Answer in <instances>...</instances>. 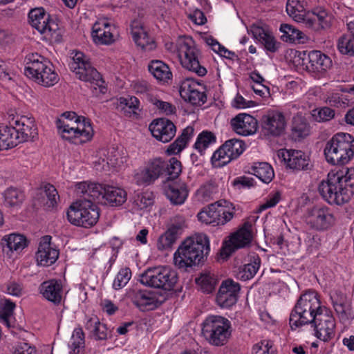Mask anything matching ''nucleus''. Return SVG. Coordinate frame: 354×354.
<instances>
[{"instance_id":"f257e3e1","label":"nucleus","mask_w":354,"mask_h":354,"mask_svg":"<svg viewBox=\"0 0 354 354\" xmlns=\"http://www.w3.org/2000/svg\"><path fill=\"white\" fill-rule=\"evenodd\" d=\"M318 191L330 205L348 203L354 194V169L344 168L330 171L326 180L320 182Z\"/></svg>"},{"instance_id":"f03ea898","label":"nucleus","mask_w":354,"mask_h":354,"mask_svg":"<svg viewBox=\"0 0 354 354\" xmlns=\"http://www.w3.org/2000/svg\"><path fill=\"white\" fill-rule=\"evenodd\" d=\"M210 251L208 236L198 234L187 238L174 255V264L179 268H191L203 263Z\"/></svg>"},{"instance_id":"7ed1b4c3","label":"nucleus","mask_w":354,"mask_h":354,"mask_svg":"<svg viewBox=\"0 0 354 354\" xmlns=\"http://www.w3.org/2000/svg\"><path fill=\"white\" fill-rule=\"evenodd\" d=\"M79 190L77 183L76 192L80 198L70 206L67 212V218L74 225L89 228L98 221L99 208L95 205L96 200L86 196V192H81Z\"/></svg>"},{"instance_id":"20e7f679","label":"nucleus","mask_w":354,"mask_h":354,"mask_svg":"<svg viewBox=\"0 0 354 354\" xmlns=\"http://www.w3.org/2000/svg\"><path fill=\"white\" fill-rule=\"evenodd\" d=\"M324 307L321 306L317 295L315 292L308 291L302 294L290 313L289 318L290 328L295 330L303 326L310 324Z\"/></svg>"},{"instance_id":"39448f33","label":"nucleus","mask_w":354,"mask_h":354,"mask_svg":"<svg viewBox=\"0 0 354 354\" xmlns=\"http://www.w3.org/2000/svg\"><path fill=\"white\" fill-rule=\"evenodd\" d=\"M24 74L38 84L50 87L59 81V76L53 64L37 53L28 55L25 58Z\"/></svg>"},{"instance_id":"423d86ee","label":"nucleus","mask_w":354,"mask_h":354,"mask_svg":"<svg viewBox=\"0 0 354 354\" xmlns=\"http://www.w3.org/2000/svg\"><path fill=\"white\" fill-rule=\"evenodd\" d=\"M324 152L328 163L346 165L354 156V137L347 133H336L326 142Z\"/></svg>"},{"instance_id":"0eeeda50","label":"nucleus","mask_w":354,"mask_h":354,"mask_svg":"<svg viewBox=\"0 0 354 354\" xmlns=\"http://www.w3.org/2000/svg\"><path fill=\"white\" fill-rule=\"evenodd\" d=\"M78 189L97 203L118 207L127 201L126 191L117 187L84 181L78 183Z\"/></svg>"},{"instance_id":"6e6552de","label":"nucleus","mask_w":354,"mask_h":354,"mask_svg":"<svg viewBox=\"0 0 354 354\" xmlns=\"http://www.w3.org/2000/svg\"><path fill=\"white\" fill-rule=\"evenodd\" d=\"M175 50L183 68L200 77L207 74V69L199 62L201 52L191 37H180L176 41Z\"/></svg>"},{"instance_id":"1a4fd4ad","label":"nucleus","mask_w":354,"mask_h":354,"mask_svg":"<svg viewBox=\"0 0 354 354\" xmlns=\"http://www.w3.org/2000/svg\"><path fill=\"white\" fill-rule=\"evenodd\" d=\"M232 333L231 323L221 316L212 315L203 323L202 334L211 344L216 346L225 345Z\"/></svg>"},{"instance_id":"9d476101","label":"nucleus","mask_w":354,"mask_h":354,"mask_svg":"<svg viewBox=\"0 0 354 354\" xmlns=\"http://www.w3.org/2000/svg\"><path fill=\"white\" fill-rule=\"evenodd\" d=\"M177 272L168 266L148 268L140 275V281L143 285L153 288L170 291L177 283Z\"/></svg>"},{"instance_id":"9b49d317","label":"nucleus","mask_w":354,"mask_h":354,"mask_svg":"<svg viewBox=\"0 0 354 354\" xmlns=\"http://www.w3.org/2000/svg\"><path fill=\"white\" fill-rule=\"evenodd\" d=\"M85 57L84 53H75L73 60L69 64L70 69L78 79L89 82L93 86L94 89L96 90L98 88L100 93H104L106 92V87L104 86V81L100 73L85 59Z\"/></svg>"},{"instance_id":"f8f14e48","label":"nucleus","mask_w":354,"mask_h":354,"mask_svg":"<svg viewBox=\"0 0 354 354\" xmlns=\"http://www.w3.org/2000/svg\"><path fill=\"white\" fill-rule=\"evenodd\" d=\"M232 204L227 201H218L209 205L197 215L200 221L213 226L224 225L234 216Z\"/></svg>"},{"instance_id":"ddd939ff","label":"nucleus","mask_w":354,"mask_h":354,"mask_svg":"<svg viewBox=\"0 0 354 354\" xmlns=\"http://www.w3.org/2000/svg\"><path fill=\"white\" fill-rule=\"evenodd\" d=\"M252 223L245 222L235 232L229 236L228 240L223 243L220 255L223 259L228 258L236 250L249 246L252 240Z\"/></svg>"},{"instance_id":"4468645a","label":"nucleus","mask_w":354,"mask_h":354,"mask_svg":"<svg viewBox=\"0 0 354 354\" xmlns=\"http://www.w3.org/2000/svg\"><path fill=\"white\" fill-rule=\"evenodd\" d=\"M245 144L239 139L226 140L212 155L211 160L214 167H223L237 159L245 151Z\"/></svg>"},{"instance_id":"2eb2a0df","label":"nucleus","mask_w":354,"mask_h":354,"mask_svg":"<svg viewBox=\"0 0 354 354\" xmlns=\"http://www.w3.org/2000/svg\"><path fill=\"white\" fill-rule=\"evenodd\" d=\"M306 223L317 231H324L335 223L333 211L328 207L314 206L307 211Z\"/></svg>"},{"instance_id":"dca6fc26","label":"nucleus","mask_w":354,"mask_h":354,"mask_svg":"<svg viewBox=\"0 0 354 354\" xmlns=\"http://www.w3.org/2000/svg\"><path fill=\"white\" fill-rule=\"evenodd\" d=\"M317 338L327 342L335 335V322L331 311L326 307L317 315L315 321L310 323Z\"/></svg>"},{"instance_id":"f3484780","label":"nucleus","mask_w":354,"mask_h":354,"mask_svg":"<svg viewBox=\"0 0 354 354\" xmlns=\"http://www.w3.org/2000/svg\"><path fill=\"white\" fill-rule=\"evenodd\" d=\"M261 133L266 137H278L283 133L286 125L283 113L278 111H268L260 120Z\"/></svg>"},{"instance_id":"a211bd4d","label":"nucleus","mask_w":354,"mask_h":354,"mask_svg":"<svg viewBox=\"0 0 354 354\" xmlns=\"http://www.w3.org/2000/svg\"><path fill=\"white\" fill-rule=\"evenodd\" d=\"M302 64L310 73L322 74L332 66V60L319 50H311L308 53L304 52Z\"/></svg>"},{"instance_id":"6ab92c4d","label":"nucleus","mask_w":354,"mask_h":354,"mask_svg":"<svg viewBox=\"0 0 354 354\" xmlns=\"http://www.w3.org/2000/svg\"><path fill=\"white\" fill-rule=\"evenodd\" d=\"M29 23L40 33L52 35L58 29V25L50 19L43 8L32 9L28 14Z\"/></svg>"},{"instance_id":"aec40b11","label":"nucleus","mask_w":354,"mask_h":354,"mask_svg":"<svg viewBox=\"0 0 354 354\" xmlns=\"http://www.w3.org/2000/svg\"><path fill=\"white\" fill-rule=\"evenodd\" d=\"M241 290L239 283L232 279L223 281L216 297V302L222 308H229L235 305Z\"/></svg>"},{"instance_id":"412c9836","label":"nucleus","mask_w":354,"mask_h":354,"mask_svg":"<svg viewBox=\"0 0 354 354\" xmlns=\"http://www.w3.org/2000/svg\"><path fill=\"white\" fill-rule=\"evenodd\" d=\"M57 127L59 130H62V137L75 145H81L91 140L93 136V130L90 127L83 130V133H80L78 128H75L74 125L66 123L61 119L57 120Z\"/></svg>"},{"instance_id":"4be33fe9","label":"nucleus","mask_w":354,"mask_h":354,"mask_svg":"<svg viewBox=\"0 0 354 354\" xmlns=\"http://www.w3.org/2000/svg\"><path fill=\"white\" fill-rule=\"evenodd\" d=\"M149 129L153 138L163 143L171 141L176 133V125L166 118L154 119L149 124Z\"/></svg>"},{"instance_id":"5701e85b","label":"nucleus","mask_w":354,"mask_h":354,"mask_svg":"<svg viewBox=\"0 0 354 354\" xmlns=\"http://www.w3.org/2000/svg\"><path fill=\"white\" fill-rule=\"evenodd\" d=\"M332 19V16L328 15L326 10L316 8L312 11L311 14L306 15L303 23L306 28L319 32L330 28Z\"/></svg>"},{"instance_id":"b1692460","label":"nucleus","mask_w":354,"mask_h":354,"mask_svg":"<svg viewBox=\"0 0 354 354\" xmlns=\"http://www.w3.org/2000/svg\"><path fill=\"white\" fill-rule=\"evenodd\" d=\"M51 236L46 235L41 238L36 253V259L38 265L50 266L53 264L59 257V251L50 245Z\"/></svg>"},{"instance_id":"393cba45","label":"nucleus","mask_w":354,"mask_h":354,"mask_svg":"<svg viewBox=\"0 0 354 354\" xmlns=\"http://www.w3.org/2000/svg\"><path fill=\"white\" fill-rule=\"evenodd\" d=\"M233 130L241 136H249L256 133L258 127L257 120L252 115L239 113L231 120Z\"/></svg>"},{"instance_id":"a878e982","label":"nucleus","mask_w":354,"mask_h":354,"mask_svg":"<svg viewBox=\"0 0 354 354\" xmlns=\"http://www.w3.org/2000/svg\"><path fill=\"white\" fill-rule=\"evenodd\" d=\"M10 123L16 127L21 135V139L26 142L33 141L37 138V128L32 118L25 115L17 116L16 118H13Z\"/></svg>"},{"instance_id":"bb28decb","label":"nucleus","mask_w":354,"mask_h":354,"mask_svg":"<svg viewBox=\"0 0 354 354\" xmlns=\"http://www.w3.org/2000/svg\"><path fill=\"white\" fill-rule=\"evenodd\" d=\"M288 167L292 170H308L310 168V159L300 150L289 149L281 153Z\"/></svg>"},{"instance_id":"cd10ccee","label":"nucleus","mask_w":354,"mask_h":354,"mask_svg":"<svg viewBox=\"0 0 354 354\" xmlns=\"http://www.w3.org/2000/svg\"><path fill=\"white\" fill-rule=\"evenodd\" d=\"M131 301L142 311L153 310L162 304L154 292L146 290H134Z\"/></svg>"},{"instance_id":"c85d7f7f","label":"nucleus","mask_w":354,"mask_h":354,"mask_svg":"<svg viewBox=\"0 0 354 354\" xmlns=\"http://www.w3.org/2000/svg\"><path fill=\"white\" fill-rule=\"evenodd\" d=\"M166 167V161L161 158L149 160L141 174L142 181L147 185L153 183L165 174Z\"/></svg>"},{"instance_id":"c756f323","label":"nucleus","mask_w":354,"mask_h":354,"mask_svg":"<svg viewBox=\"0 0 354 354\" xmlns=\"http://www.w3.org/2000/svg\"><path fill=\"white\" fill-rule=\"evenodd\" d=\"M40 293L48 301L59 305L62 299L63 287L61 281L50 279L44 281L39 286Z\"/></svg>"},{"instance_id":"7c9ffc66","label":"nucleus","mask_w":354,"mask_h":354,"mask_svg":"<svg viewBox=\"0 0 354 354\" xmlns=\"http://www.w3.org/2000/svg\"><path fill=\"white\" fill-rule=\"evenodd\" d=\"M184 223L183 220L171 223L168 230L158 240L157 248L159 250H165L171 248L178 236L182 233Z\"/></svg>"},{"instance_id":"2f4dec72","label":"nucleus","mask_w":354,"mask_h":354,"mask_svg":"<svg viewBox=\"0 0 354 354\" xmlns=\"http://www.w3.org/2000/svg\"><path fill=\"white\" fill-rule=\"evenodd\" d=\"M3 252L10 257L14 252H19L28 246L26 238L19 234L4 236L1 240Z\"/></svg>"},{"instance_id":"473e14b6","label":"nucleus","mask_w":354,"mask_h":354,"mask_svg":"<svg viewBox=\"0 0 354 354\" xmlns=\"http://www.w3.org/2000/svg\"><path fill=\"white\" fill-rule=\"evenodd\" d=\"M113 29H115L114 27L104 21L95 22L92 28L93 41L98 44H111L115 40Z\"/></svg>"},{"instance_id":"72a5a7b5","label":"nucleus","mask_w":354,"mask_h":354,"mask_svg":"<svg viewBox=\"0 0 354 354\" xmlns=\"http://www.w3.org/2000/svg\"><path fill=\"white\" fill-rule=\"evenodd\" d=\"M195 84H191L189 80L183 82L180 87V95L183 99L193 105L203 104L207 100L204 92L196 89Z\"/></svg>"},{"instance_id":"f704fd0d","label":"nucleus","mask_w":354,"mask_h":354,"mask_svg":"<svg viewBox=\"0 0 354 354\" xmlns=\"http://www.w3.org/2000/svg\"><path fill=\"white\" fill-rule=\"evenodd\" d=\"M281 39L286 42L305 44L308 41V37L295 26L288 24H281Z\"/></svg>"},{"instance_id":"c9c22d12","label":"nucleus","mask_w":354,"mask_h":354,"mask_svg":"<svg viewBox=\"0 0 354 354\" xmlns=\"http://www.w3.org/2000/svg\"><path fill=\"white\" fill-rule=\"evenodd\" d=\"M165 194L172 204L181 205L188 196V190L184 183H173L165 188Z\"/></svg>"},{"instance_id":"e433bc0d","label":"nucleus","mask_w":354,"mask_h":354,"mask_svg":"<svg viewBox=\"0 0 354 354\" xmlns=\"http://www.w3.org/2000/svg\"><path fill=\"white\" fill-rule=\"evenodd\" d=\"M148 70L160 82H167L172 77L169 67L161 60H151L148 65Z\"/></svg>"},{"instance_id":"4c0bfd02","label":"nucleus","mask_w":354,"mask_h":354,"mask_svg":"<svg viewBox=\"0 0 354 354\" xmlns=\"http://www.w3.org/2000/svg\"><path fill=\"white\" fill-rule=\"evenodd\" d=\"M194 129L192 126L185 128L174 142L167 148L166 152L169 155L179 153L185 147L193 136Z\"/></svg>"},{"instance_id":"58836bf2","label":"nucleus","mask_w":354,"mask_h":354,"mask_svg":"<svg viewBox=\"0 0 354 354\" xmlns=\"http://www.w3.org/2000/svg\"><path fill=\"white\" fill-rule=\"evenodd\" d=\"M310 127L306 120L301 115L293 118L291 126V136L295 140H300L310 133Z\"/></svg>"},{"instance_id":"ea45409f","label":"nucleus","mask_w":354,"mask_h":354,"mask_svg":"<svg viewBox=\"0 0 354 354\" xmlns=\"http://www.w3.org/2000/svg\"><path fill=\"white\" fill-rule=\"evenodd\" d=\"M3 196L4 205L10 208L19 207L25 199L24 193L21 190L13 187L6 189Z\"/></svg>"},{"instance_id":"a19ab883","label":"nucleus","mask_w":354,"mask_h":354,"mask_svg":"<svg viewBox=\"0 0 354 354\" xmlns=\"http://www.w3.org/2000/svg\"><path fill=\"white\" fill-rule=\"evenodd\" d=\"M195 282L203 293L209 294L215 290L218 279L214 273L205 271L195 279Z\"/></svg>"},{"instance_id":"79ce46f5","label":"nucleus","mask_w":354,"mask_h":354,"mask_svg":"<svg viewBox=\"0 0 354 354\" xmlns=\"http://www.w3.org/2000/svg\"><path fill=\"white\" fill-rule=\"evenodd\" d=\"M250 173L254 174L264 183H270L274 173L272 167L267 162H255L250 168Z\"/></svg>"},{"instance_id":"37998d69","label":"nucleus","mask_w":354,"mask_h":354,"mask_svg":"<svg viewBox=\"0 0 354 354\" xmlns=\"http://www.w3.org/2000/svg\"><path fill=\"white\" fill-rule=\"evenodd\" d=\"M139 105L140 101L136 97H120L118 100L117 109L123 111L127 116L138 118V114L136 111L139 109Z\"/></svg>"},{"instance_id":"c03bdc74","label":"nucleus","mask_w":354,"mask_h":354,"mask_svg":"<svg viewBox=\"0 0 354 354\" xmlns=\"http://www.w3.org/2000/svg\"><path fill=\"white\" fill-rule=\"evenodd\" d=\"M261 265V259L259 256L253 257L250 263L239 268L237 277L242 281L252 279L259 270Z\"/></svg>"},{"instance_id":"a18cd8bd","label":"nucleus","mask_w":354,"mask_h":354,"mask_svg":"<svg viewBox=\"0 0 354 354\" xmlns=\"http://www.w3.org/2000/svg\"><path fill=\"white\" fill-rule=\"evenodd\" d=\"M306 2L304 0H288L286 3V12L296 21L303 22L306 15L301 12L306 10Z\"/></svg>"},{"instance_id":"49530a36","label":"nucleus","mask_w":354,"mask_h":354,"mask_svg":"<svg viewBox=\"0 0 354 354\" xmlns=\"http://www.w3.org/2000/svg\"><path fill=\"white\" fill-rule=\"evenodd\" d=\"M85 328L91 332L96 340H104L107 338L106 326L97 318H90L86 323Z\"/></svg>"},{"instance_id":"de8ad7c7","label":"nucleus","mask_w":354,"mask_h":354,"mask_svg":"<svg viewBox=\"0 0 354 354\" xmlns=\"http://www.w3.org/2000/svg\"><path fill=\"white\" fill-rule=\"evenodd\" d=\"M131 33L134 42L144 51H151L156 48L155 41L149 37L147 33L143 30H133Z\"/></svg>"},{"instance_id":"09e8293b","label":"nucleus","mask_w":354,"mask_h":354,"mask_svg":"<svg viewBox=\"0 0 354 354\" xmlns=\"http://www.w3.org/2000/svg\"><path fill=\"white\" fill-rule=\"evenodd\" d=\"M333 305L341 322H346L354 318L351 304L345 299L333 300Z\"/></svg>"},{"instance_id":"8fccbe9b","label":"nucleus","mask_w":354,"mask_h":354,"mask_svg":"<svg viewBox=\"0 0 354 354\" xmlns=\"http://www.w3.org/2000/svg\"><path fill=\"white\" fill-rule=\"evenodd\" d=\"M255 36L268 51L275 53L278 50L281 44L277 42L272 35L266 32L263 29L258 28L255 32Z\"/></svg>"},{"instance_id":"3c124183","label":"nucleus","mask_w":354,"mask_h":354,"mask_svg":"<svg viewBox=\"0 0 354 354\" xmlns=\"http://www.w3.org/2000/svg\"><path fill=\"white\" fill-rule=\"evenodd\" d=\"M337 48L342 55L354 56V32L342 35L338 39Z\"/></svg>"},{"instance_id":"603ef678","label":"nucleus","mask_w":354,"mask_h":354,"mask_svg":"<svg viewBox=\"0 0 354 354\" xmlns=\"http://www.w3.org/2000/svg\"><path fill=\"white\" fill-rule=\"evenodd\" d=\"M216 136L212 132L203 131L198 136L194 144V148L202 154L203 151L208 147L209 145L216 142Z\"/></svg>"},{"instance_id":"864d4df0","label":"nucleus","mask_w":354,"mask_h":354,"mask_svg":"<svg viewBox=\"0 0 354 354\" xmlns=\"http://www.w3.org/2000/svg\"><path fill=\"white\" fill-rule=\"evenodd\" d=\"M15 304L10 299H1L0 301V317L3 324L10 327V318L12 316Z\"/></svg>"},{"instance_id":"5fc2aeb1","label":"nucleus","mask_w":354,"mask_h":354,"mask_svg":"<svg viewBox=\"0 0 354 354\" xmlns=\"http://www.w3.org/2000/svg\"><path fill=\"white\" fill-rule=\"evenodd\" d=\"M42 189L43 191L41 194L44 193L47 198L46 205L48 208H54L57 205V200L59 198L57 189L50 183L45 184Z\"/></svg>"},{"instance_id":"6e6d98bb","label":"nucleus","mask_w":354,"mask_h":354,"mask_svg":"<svg viewBox=\"0 0 354 354\" xmlns=\"http://www.w3.org/2000/svg\"><path fill=\"white\" fill-rule=\"evenodd\" d=\"M167 168H165V174L168 176V179L174 180L177 178L182 171V165L180 161L176 158H171L169 161H166Z\"/></svg>"},{"instance_id":"4d7b16f0","label":"nucleus","mask_w":354,"mask_h":354,"mask_svg":"<svg viewBox=\"0 0 354 354\" xmlns=\"http://www.w3.org/2000/svg\"><path fill=\"white\" fill-rule=\"evenodd\" d=\"M69 346L74 353H78L80 348L84 346V333L82 328L73 330Z\"/></svg>"},{"instance_id":"13d9d810","label":"nucleus","mask_w":354,"mask_h":354,"mask_svg":"<svg viewBox=\"0 0 354 354\" xmlns=\"http://www.w3.org/2000/svg\"><path fill=\"white\" fill-rule=\"evenodd\" d=\"M131 277V271L129 268L121 269L117 274L113 283V288L115 290H119L124 287L129 282Z\"/></svg>"},{"instance_id":"bf43d9fd","label":"nucleus","mask_w":354,"mask_h":354,"mask_svg":"<svg viewBox=\"0 0 354 354\" xmlns=\"http://www.w3.org/2000/svg\"><path fill=\"white\" fill-rule=\"evenodd\" d=\"M312 116L317 122H326L335 116V111L329 107H322L313 110Z\"/></svg>"},{"instance_id":"052dcab7","label":"nucleus","mask_w":354,"mask_h":354,"mask_svg":"<svg viewBox=\"0 0 354 354\" xmlns=\"http://www.w3.org/2000/svg\"><path fill=\"white\" fill-rule=\"evenodd\" d=\"M10 127L5 126L0 129V151L13 147V143L10 140Z\"/></svg>"},{"instance_id":"680f3d73","label":"nucleus","mask_w":354,"mask_h":354,"mask_svg":"<svg viewBox=\"0 0 354 354\" xmlns=\"http://www.w3.org/2000/svg\"><path fill=\"white\" fill-rule=\"evenodd\" d=\"M281 199V194L279 192H276L273 194H270L268 196L266 201L260 205L259 211H263L266 209L274 207Z\"/></svg>"},{"instance_id":"e2e57ef3","label":"nucleus","mask_w":354,"mask_h":354,"mask_svg":"<svg viewBox=\"0 0 354 354\" xmlns=\"http://www.w3.org/2000/svg\"><path fill=\"white\" fill-rule=\"evenodd\" d=\"M152 102L157 108L165 113L166 115L173 114L176 111V107L167 102L154 99L152 100Z\"/></svg>"},{"instance_id":"0e129e2a","label":"nucleus","mask_w":354,"mask_h":354,"mask_svg":"<svg viewBox=\"0 0 354 354\" xmlns=\"http://www.w3.org/2000/svg\"><path fill=\"white\" fill-rule=\"evenodd\" d=\"M232 184L234 186L239 187V189L250 187L254 185V180L252 178L244 176L235 178Z\"/></svg>"},{"instance_id":"69168bd1","label":"nucleus","mask_w":354,"mask_h":354,"mask_svg":"<svg viewBox=\"0 0 354 354\" xmlns=\"http://www.w3.org/2000/svg\"><path fill=\"white\" fill-rule=\"evenodd\" d=\"M12 354H36V350L28 344L22 342L16 346Z\"/></svg>"},{"instance_id":"338daca9","label":"nucleus","mask_w":354,"mask_h":354,"mask_svg":"<svg viewBox=\"0 0 354 354\" xmlns=\"http://www.w3.org/2000/svg\"><path fill=\"white\" fill-rule=\"evenodd\" d=\"M190 19L197 25H203L206 23L207 19L203 13L200 10H196L192 14L189 15Z\"/></svg>"},{"instance_id":"774afa93","label":"nucleus","mask_w":354,"mask_h":354,"mask_svg":"<svg viewBox=\"0 0 354 354\" xmlns=\"http://www.w3.org/2000/svg\"><path fill=\"white\" fill-rule=\"evenodd\" d=\"M215 53L228 59L234 60L235 58L238 59V56L235 54L234 52L229 50L221 44L219 46H218Z\"/></svg>"}]
</instances>
